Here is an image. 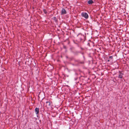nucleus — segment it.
Instances as JSON below:
<instances>
[{"label": "nucleus", "instance_id": "423d86ee", "mask_svg": "<svg viewBox=\"0 0 129 129\" xmlns=\"http://www.w3.org/2000/svg\"><path fill=\"white\" fill-rule=\"evenodd\" d=\"M35 111L36 113H39V109L38 108H36L35 109Z\"/></svg>", "mask_w": 129, "mask_h": 129}, {"label": "nucleus", "instance_id": "1a4fd4ad", "mask_svg": "<svg viewBox=\"0 0 129 129\" xmlns=\"http://www.w3.org/2000/svg\"><path fill=\"white\" fill-rule=\"evenodd\" d=\"M108 61H109V60H108Z\"/></svg>", "mask_w": 129, "mask_h": 129}, {"label": "nucleus", "instance_id": "0eeeda50", "mask_svg": "<svg viewBox=\"0 0 129 129\" xmlns=\"http://www.w3.org/2000/svg\"><path fill=\"white\" fill-rule=\"evenodd\" d=\"M109 58L112 59V58L113 57L112 56H110Z\"/></svg>", "mask_w": 129, "mask_h": 129}, {"label": "nucleus", "instance_id": "20e7f679", "mask_svg": "<svg viewBox=\"0 0 129 129\" xmlns=\"http://www.w3.org/2000/svg\"><path fill=\"white\" fill-rule=\"evenodd\" d=\"M119 77L121 78H122L123 74L120 72H119Z\"/></svg>", "mask_w": 129, "mask_h": 129}, {"label": "nucleus", "instance_id": "f257e3e1", "mask_svg": "<svg viewBox=\"0 0 129 129\" xmlns=\"http://www.w3.org/2000/svg\"><path fill=\"white\" fill-rule=\"evenodd\" d=\"M82 16L86 19L88 18V14L86 13L83 12L81 14Z\"/></svg>", "mask_w": 129, "mask_h": 129}, {"label": "nucleus", "instance_id": "f03ea898", "mask_svg": "<svg viewBox=\"0 0 129 129\" xmlns=\"http://www.w3.org/2000/svg\"><path fill=\"white\" fill-rule=\"evenodd\" d=\"M46 106L47 108H49L50 106V103L49 102H46Z\"/></svg>", "mask_w": 129, "mask_h": 129}, {"label": "nucleus", "instance_id": "6e6552de", "mask_svg": "<svg viewBox=\"0 0 129 129\" xmlns=\"http://www.w3.org/2000/svg\"><path fill=\"white\" fill-rule=\"evenodd\" d=\"M44 12H45V13H46L47 12H46V11L45 10H44Z\"/></svg>", "mask_w": 129, "mask_h": 129}, {"label": "nucleus", "instance_id": "39448f33", "mask_svg": "<svg viewBox=\"0 0 129 129\" xmlns=\"http://www.w3.org/2000/svg\"><path fill=\"white\" fill-rule=\"evenodd\" d=\"M89 4H91L93 3V2L92 0H89L87 2Z\"/></svg>", "mask_w": 129, "mask_h": 129}, {"label": "nucleus", "instance_id": "7ed1b4c3", "mask_svg": "<svg viewBox=\"0 0 129 129\" xmlns=\"http://www.w3.org/2000/svg\"><path fill=\"white\" fill-rule=\"evenodd\" d=\"M66 10L64 9H63L61 12V14L63 15L66 14Z\"/></svg>", "mask_w": 129, "mask_h": 129}]
</instances>
